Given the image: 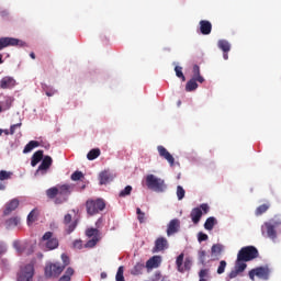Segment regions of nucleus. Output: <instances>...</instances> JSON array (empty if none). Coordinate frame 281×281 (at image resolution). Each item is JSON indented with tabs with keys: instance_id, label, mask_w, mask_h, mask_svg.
I'll list each match as a JSON object with an SVG mask.
<instances>
[{
	"instance_id": "nucleus-1",
	"label": "nucleus",
	"mask_w": 281,
	"mask_h": 281,
	"mask_svg": "<svg viewBox=\"0 0 281 281\" xmlns=\"http://www.w3.org/2000/svg\"><path fill=\"white\" fill-rule=\"evenodd\" d=\"M258 256H260V252H258V248H256V246H245L240 248V250L237 254L235 267L228 273L229 280H234V278H238L240 273L245 272V269H247V262L256 260Z\"/></svg>"
},
{
	"instance_id": "nucleus-2",
	"label": "nucleus",
	"mask_w": 281,
	"mask_h": 281,
	"mask_svg": "<svg viewBox=\"0 0 281 281\" xmlns=\"http://www.w3.org/2000/svg\"><path fill=\"white\" fill-rule=\"evenodd\" d=\"M76 184H58L46 190L47 199L54 200L55 205H63L69 201Z\"/></svg>"
},
{
	"instance_id": "nucleus-3",
	"label": "nucleus",
	"mask_w": 281,
	"mask_h": 281,
	"mask_svg": "<svg viewBox=\"0 0 281 281\" xmlns=\"http://www.w3.org/2000/svg\"><path fill=\"white\" fill-rule=\"evenodd\" d=\"M278 227H281V220L279 217L271 218L261 226V234L266 238L276 241V238H278V232L276 229Z\"/></svg>"
},
{
	"instance_id": "nucleus-4",
	"label": "nucleus",
	"mask_w": 281,
	"mask_h": 281,
	"mask_svg": "<svg viewBox=\"0 0 281 281\" xmlns=\"http://www.w3.org/2000/svg\"><path fill=\"white\" fill-rule=\"evenodd\" d=\"M146 186L148 190H153L154 192H166V188H168L166 181L155 175H147Z\"/></svg>"
},
{
	"instance_id": "nucleus-5",
	"label": "nucleus",
	"mask_w": 281,
	"mask_h": 281,
	"mask_svg": "<svg viewBox=\"0 0 281 281\" xmlns=\"http://www.w3.org/2000/svg\"><path fill=\"white\" fill-rule=\"evenodd\" d=\"M106 203L102 199L88 200L86 202V210L89 216H95V214H99L100 212L104 211Z\"/></svg>"
},
{
	"instance_id": "nucleus-6",
	"label": "nucleus",
	"mask_w": 281,
	"mask_h": 281,
	"mask_svg": "<svg viewBox=\"0 0 281 281\" xmlns=\"http://www.w3.org/2000/svg\"><path fill=\"white\" fill-rule=\"evenodd\" d=\"M86 236L91 238L85 244L86 249H93V247H95V245L102 240V233L98 228H88L86 231Z\"/></svg>"
},
{
	"instance_id": "nucleus-7",
	"label": "nucleus",
	"mask_w": 281,
	"mask_h": 281,
	"mask_svg": "<svg viewBox=\"0 0 281 281\" xmlns=\"http://www.w3.org/2000/svg\"><path fill=\"white\" fill-rule=\"evenodd\" d=\"M63 271H65V266L59 262L47 263L44 269V276L45 278H58Z\"/></svg>"
},
{
	"instance_id": "nucleus-8",
	"label": "nucleus",
	"mask_w": 281,
	"mask_h": 281,
	"mask_svg": "<svg viewBox=\"0 0 281 281\" xmlns=\"http://www.w3.org/2000/svg\"><path fill=\"white\" fill-rule=\"evenodd\" d=\"M41 243H45V247L48 251H53V249H58V238L54 236L53 232H46L42 239Z\"/></svg>"
},
{
	"instance_id": "nucleus-9",
	"label": "nucleus",
	"mask_w": 281,
	"mask_h": 281,
	"mask_svg": "<svg viewBox=\"0 0 281 281\" xmlns=\"http://www.w3.org/2000/svg\"><path fill=\"white\" fill-rule=\"evenodd\" d=\"M32 278H34V263H27L18 273V281H32Z\"/></svg>"
},
{
	"instance_id": "nucleus-10",
	"label": "nucleus",
	"mask_w": 281,
	"mask_h": 281,
	"mask_svg": "<svg viewBox=\"0 0 281 281\" xmlns=\"http://www.w3.org/2000/svg\"><path fill=\"white\" fill-rule=\"evenodd\" d=\"M269 268L265 267H258L249 271L248 276L250 280L255 281L256 277L259 278V280H269Z\"/></svg>"
},
{
	"instance_id": "nucleus-11",
	"label": "nucleus",
	"mask_w": 281,
	"mask_h": 281,
	"mask_svg": "<svg viewBox=\"0 0 281 281\" xmlns=\"http://www.w3.org/2000/svg\"><path fill=\"white\" fill-rule=\"evenodd\" d=\"M64 225L66 234H71L76 231V227H78V220L72 222V216L68 213L64 216Z\"/></svg>"
},
{
	"instance_id": "nucleus-12",
	"label": "nucleus",
	"mask_w": 281,
	"mask_h": 281,
	"mask_svg": "<svg viewBox=\"0 0 281 281\" xmlns=\"http://www.w3.org/2000/svg\"><path fill=\"white\" fill-rule=\"evenodd\" d=\"M52 164H54V159H52L50 156H44L36 170V175H47V170L52 168Z\"/></svg>"
},
{
	"instance_id": "nucleus-13",
	"label": "nucleus",
	"mask_w": 281,
	"mask_h": 281,
	"mask_svg": "<svg viewBox=\"0 0 281 281\" xmlns=\"http://www.w3.org/2000/svg\"><path fill=\"white\" fill-rule=\"evenodd\" d=\"M166 249H168V239L166 237H158L151 251L153 254H159V251H166Z\"/></svg>"
},
{
	"instance_id": "nucleus-14",
	"label": "nucleus",
	"mask_w": 281,
	"mask_h": 281,
	"mask_svg": "<svg viewBox=\"0 0 281 281\" xmlns=\"http://www.w3.org/2000/svg\"><path fill=\"white\" fill-rule=\"evenodd\" d=\"M157 150L162 159H166V161H168L170 166H175V157L172 156V154H170V151H168V149H166V147L159 145L157 147Z\"/></svg>"
},
{
	"instance_id": "nucleus-15",
	"label": "nucleus",
	"mask_w": 281,
	"mask_h": 281,
	"mask_svg": "<svg viewBox=\"0 0 281 281\" xmlns=\"http://www.w3.org/2000/svg\"><path fill=\"white\" fill-rule=\"evenodd\" d=\"M20 41L14 37H1L0 38V52L5 49V47H15L19 45Z\"/></svg>"
},
{
	"instance_id": "nucleus-16",
	"label": "nucleus",
	"mask_w": 281,
	"mask_h": 281,
	"mask_svg": "<svg viewBox=\"0 0 281 281\" xmlns=\"http://www.w3.org/2000/svg\"><path fill=\"white\" fill-rule=\"evenodd\" d=\"M161 266V256H153L146 261V269L150 271V269H158Z\"/></svg>"
},
{
	"instance_id": "nucleus-17",
	"label": "nucleus",
	"mask_w": 281,
	"mask_h": 281,
	"mask_svg": "<svg viewBox=\"0 0 281 281\" xmlns=\"http://www.w3.org/2000/svg\"><path fill=\"white\" fill-rule=\"evenodd\" d=\"M16 207H19V199H12L11 201H9L5 204V207L3 211L4 216H10V214H12L14 210H16Z\"/></svg>"
},
{
	"instance_id": "nucleus-18",
	"label": "nucleus",
	"mask_w": 281,
	"mask_h": 281,
	"mask_svg": "<svg viewBox=\"0 0 281 281\" xmlns=\"http://www.w3.org/2000/svg\"><path fill=\"white\" fill-rule=\"evenodd\" d=\"M200 32L203 36H209L212 34V22L207 20L200 21Z\"/></svg>"
},
{
	"instance_id": "nucleus-19",
	"label": "nucleus",
	"mask_w": 281,
	"mask_h": 281,
	"mask_svg": "<svg viewBox=\"0 0 281 281\" xmlns=\"http://www.w3.org/2000/svg\"><path fill=\"white\" fill-rule=\"evenodd\" d=\"M180 222L179 220H171L167 226V236H172L179 232Z\"/></svg>"
},
{
	"instance_id": "nucleus-20",
	"label": "nucleus",
	"mask_w": 281,
	"mask_h": 281,
	"mask_svg": "<svg viewBox=\"0 0 281 281\" xmlns=\"http://www.w3.org/2000/svg\"><path fill=\"white\" fill-rule=\"evenodd\" d=\"M201 216H203V211H201L200 207L192 209L190 217L192 223H194V225H199L201 221Z\"/></svg>"
},
{
	"instance_id": "nucleus-21",
	"label": "nucleus",
	"mask_w": 281,
	"mask_h": 281,
	"mask_svg": "<svg viewBox=\"0 0 281 281\" xmlns=\"http://www.w3.org/2000/svg\"><path fill=\"white\" fill-rule=\"evenodd\" d=\"M16 85V81L12 77H4L0 80L1 89H12Z\"/></svg>"
},
{
	"instance_id": "nucleus-22",
	"label": "nucleus",
	"mask_w": 281,
	"mask_h": 281,
	"mask_svg": "<svg viewBox=\"0 0 281 281\" xmlns=\"http://www.w3.org/2000/svg\"><path fill=\"white\" fill-rule=\"evenodd\" d=\"M144 269H146V265L139 261L131 269L130 273L131 276H142V273H144Z\"/></svg>"
},
{
	"instance_id": "nucleus-23",
	"label": "nucleus",
	"mask_w": 281,
	"mask_h": 281,
	"mask_svg": "<svg viewBox=\"0 0 281 281\" xmlns=\"http://www.w3.org/2000/svg\"><path fill=\"white\" fill-rule=\"evenodd\" d=\"M44 158H45V157H43V150H37V151H35V153L33 154V156H32V159H31V166H32L33 168H35V166H36L37 164H40L41 161H43Z\"/></svg>"
},
{
	"instance_id": "nucleus-24",
	"label": "nucleus",
	"mask_w": 281,
	"mask_h": 281,
	"mask_svg": "<svg viewBox=\"0 0 281 281\" xmlns=\"http://www.w3.org/2000/svg\"><path fill=\"white\" fill-rule=\"evenodd\" d=\"M193 79L198 80V82H200L201 85H203V82H205V78H203V76H201V68L199 67V65H194L193 66Z\"/></svg>"
},
{
	"instance_id": "nucleus-25",
	"label": "nucleus",
	"mask_w": 281,
	"mask_h": 281,
	"mask_svg": "<svg viewBox=\"0 0 281 281\" xmlns=\"http://www.w3.org/2000/svg\"><path fill=\"white\" fill-rule=\"evenodd\" d=\"M38 146H41V143H38V140H30L23 149L24 155H27V153H32V150H34V148H38Z\"/></svg>"
},
{
	"instance_id": "nucleus-26",
	"label": "nucleus",
	"mask_w": 281,
	"mask_h": 281,
	"mask_svg": "<svg viewBox=\"0 0 281 281\" xmlns=\"http://www.w3.org/2000/svg\"><path fill=\"white\" fill-rule=\"evenodd\" d=\"M199 80L191 78L187 85H186V91L188 92H192V91H196V89H199Z\"/></svg>"
},
{
	"instance_id": "nucleus-27",
	"label": "nucleus",
	"mask_w": 281,
	"mask_h": 281,
	"mask_svg": "<svg viewBox=\"0 0 281 281\" xmlns=\"http://www.w3.org/2000/svg\"><path fill=\"white\" fill-rule=\"evenodd\" d=\"M217 46L224 53H229V50L232 49V45L229 44V42H227V40H220L217 42Z\"/></svg>"
},
{
	"instance_id": "nucleus-28",
	"label": "nucleus",
	"mask_w": 281,
	"mask_h": 281,
	"mask_svg": "<svg viewBox=\"0 0 281 281\" xmlns=\"http://www.w3.org/2000/svg\"><path fill=\"white\" fill-rule=\"evenodd\" d=\"M36 221H38V210L33 209L27 215V224L32 225V223H36Z\"/></svg>"
},
{
	"instance_id": "nucleus-29",
	"label": "nucleus",
	"mask_w": 281,
	"mask_h": 281,
	"mask_svg": "<svg viewBox=\"0 0 281 281\" xmlns=\"http://www.w3.org/2000/svg\"><path fill=\"white\" fill-rule=\"evenodd\" d=\"M99 179H100V186H106V183L111 181V173H109V171H103L100 173Z\"/></svg>"
},
{
	"instance_id": "nucleus-30",
	"label": "nucleus",
	"mask_w": 281,
	"mask_h": 281,
	"mask_svg": "<svg viewBox=\"0 0 281 281\" xmlns=\"http://www.w3.org/2000/svg\"><path fill=\"white\" fill-rule=\"evenodd\" d=\"M74 268H67L65 273L59 278V281H71V276H74Z\"/></svg>"
},
{
	"instance_id": "nucleus-31",
	"label": "nucleus",
	"mask_w": 281,
	"mask_h": 281,
	"mask_svg": "<svg viewBox=\"0 0 281 281\" xmlns=\"http://www.w3.org/2000/svg\"><path fill=\"white\" fill-rule=\"evenodd\" d=\"M101 155L100 148H93L87 154V159L89 161H93V159H98V157Z\"/></svg>"
},
{
	"instance_id": "nucleus-32",
	"label": "nucleus",
	"mask_w": 281,
	"mask_h": 281,
	"mask_svg": "<svg viewBox=\"0 0 281 281\" xmlns=\"http://www.w3.org/2000/svg\"><path fill=\"white\" fill-rule=\"evenodd\" d=\"M269 207H271V204L269 203L259 205L255 211L256 216H262V214H265Z\"/></svg>"
},
{
	"instance_id": "nucleus-33",
	"label": "nucleus",
	"mask_w": 281,
	"mask_h": 281,
	"mask_svg": "<svg viewBox=\"0 0 281 281\" xmlns=\"http://www.w3.org/2000/svg\"><path fill=\"white\" fill-rule=\"evenodd\" d=\"M214 225H216V217H209L204 223V228L212 232L214 229Z\"/></svg>"
},
{
	"instance_id": "nucleus-34",
	"label": "nucleus",
	"mask_w": 281,
	"mask_h": 281,
	"mask_svg": "<svg viewBox=\"0 0 281 281\" xmlns=\"http://www.w3.org/2000/svg\"><path fill=\"white\" fill-rule=\"evenodd\" d=\"M21 223V220L19 217H11L5 221L7 228L10 229L12 227H16Z\"/></svg>"
},
{
	"instance_id": "nucleus-35",
	"label": "nucleus",
	"mask_w": 281,
	"mask_h": 281,
	"mask_svg": "<svg viewBox=\"0 0 281 281\" xmlns=\"http://www.w3.org/2000/svg\"><path fill=\"white\" fill-rule=\"evenodd\" d=\"M183 258L184 255L182 252L176 259L177 270L179 271V273H183Z\"/></svg>"
},
{
	"instance_id": "nucleus-36",
	"label": "nucleus",
	"mask_w": 281,
	"mask_h": 281,
	"mask_svg": "<svg viewBox=\"0 0 281 281\" xmlns=\"http://www.w3.org/2000/svg\"><path fill=\"white\" fill-rule=\"evenodd\" d=\"M199 262L202 265V267H205L207 265V252L205 250L199 251Z\"/></svg>"
},
{
	"instance_id": "nucleus-37",
	"label": "nucleus",
	"mask_w": 281,
	"mask_h": 281,
	"mask_svg": "<svg viewBox=\"0 0 281 281\" xmlns=\"http://www.w3.org/2000/svg\"><path fill=\"white\" fill-rule=\"evenodd\" d=\"M136 214H137V221L138 223H140V225L146 223V213H144L142 209L137 207Z\"/></svg>"
},
{
	"instance_id": "nucleus-38",
	"label": "nucleus",
	"mask_w": 281,
	"mask_h": 281,
	"mask_svg": "<svg viewBox=\"0 0 281 281\" xmlns=\"http://www.w3.org/2000/svg\"><path fill=\"white\" fill-rule=\"evenodd\" d=\"M8 179H12V172L0 170V181H8Z\"/></svg>"
},
{
	"instance_id": "nucleus-39",
	"label": "nucleus",
	"mask_w": 281,
	"mask_h": 281,
	"mask_svg": "<svg viewBox=\"0 0 281 281\" xmlns=\"http://www.w3.org/2000/svg\"><path fill=\"white\" fill-rule=\"evenodd\" d=\"M116 281H126L124 279V266H120L116 272V277H115Z\"/></svg>"
},
{
	"instance_id": "nucleus-40",
	"label": "nucleus",
	"mask_w": 281,
	"mask_h": 281,
	"mask_svg": "<svg viewBox=\"0 0 281 281\" xmlns=\"http://www.w3.org/2000/svg\"><path fill=\"white\" fill-rule=\"evenodd\" d=\"M177 196H178V201H183V199L186 198V189H183V187L181 186L177 187Z\"/></svg>"
},
{
	"instance_id": "nucleus-41",
	"label": "nucleus",
	"mask_w": 281,
	"mask_h": 281,
	"mask_svg": "<svg viewBox=\"0 0 281 281\" xmlns=\"http://www.w3.org/2000/svg\"><path fill=\"white\" fill-rule=\"evenodd\" d=\"M177 78H181L182 82H186V76L183 75V68L180 66L175 67Z\"/></svg>"
},
{
	"instance_id": "nucleus-42",
	"label": "nucleus",
	"mask_w": 281,
	"mask_h": 281,
	"mask_svg": "<svg viewBox=\"0 0 281 281\" xmlns=\"http://www.w3.org/2000/svg\"><path fill=\"white\" fill-rule=\"evenodd\" d=\"M131 192H133V187L127 186L119 193V196L124 198L131 195Z\"/></svg>"
},
{
	"instance_id": "nucleus-43",
	"label": "nucleus",
	"mask_w": 281,
	"mask_h": 281,
	"mask_svg": "<svg viewBox=\"0 0 281 281\" xmlns=\"http://www.w3.org/2000/svg\"><path fill=\"white\" fill-rule=\"evenodd\" d=\"M182 269L183 273H186V271H190V269H192V259L186 258Z\"/></svg>"
},
{
	"instance_id": "nucleus-44",
	"label": "nucleus",
	"mask_w": 281,
	"mask_h": 281,
	"mask_svg": "<svg viewBox=\"0 0 281 281\" xmlns=\"http://www.w3.org/2000/svg\"><path fill=\"white\" fill-rule=\"evenodd\" d=\"M226 268H227V261H225V260L220 261V266L217 268L218 276L225 273Z\"/></svg>"
},
{
	"instance_id": "nucleus-45",
	"label": "nucleus",
	"mask_w": 281,
	"mask_h": 281,
	"mask_svg": "<svg viewBox=\"0 0 281 281\" xmlns=\"http://www.w3.org/2000/svg\"><path fill=\"white\" fill-rule=\"evenodd\" d=\"M80 179H85V175L82 173V171H75L71 175V180L72 181H80Z\"/></svg>"
},
{
	"instance_id": "nucleus-46",
	"label": "nucleus",
	"mask_w": 281,
	"mask_h": 281,
	"mask_svg": "<svg viewBox=\"0 0 281 281\" xmlns=\"http://www.w3.org/2000/svg\"><path fill=\"white\" fill-rule=\"evenodd\" d=\"M200 280H205V278H210V269H201L199 272Z\"/></svg>"
},
{
	"instance_id": "nucleus-47",
	"label": "nucleus",
	"mask_w": 281,
	"mask_h": 281,
	"mask_svg": "<svg viewBox=\"0 0 281 281\" xmlns=\"http://www.w3.org/2000/svg\"><path fill=\"white\" fill-rule=\"evenodd\" d=\"M13 247H14V249L18 251V254H21L22 251L25 250V247H23V245L21 244V241H18V240H15V241L13 243Z\"/></svg>"
},
{
	"instance_id": "nucleus-48",
	"label": "nucleus",
	"mask_w": 281,
	"mask_h": 281,
	"mask_svg": "<svg viewBox=\"0 0 281 281\" xmlns=\"http://www.w3.org/2000/svg\"><path fill=\"white\" fill-rule=\"evenodd\" d=\"M221 251H222V248H221V245H218V244L213 245L211 248L212 256H216V255L221 254Z\"/></svg>"
},
{
	"instance_id": "nucleus-49",
	"label": "nucleus",
	"mask_w": 281,
	"mask_h": 281,
	"mask_svg": "<svg viewBox=\"0 0 281 281\" xmlns=\"http://www.w3.org/2000/svg\"><path fill=\"white\" fill-rule=\"evenodd\" d=\"M61 260H63L61 267H64V269L66 267H69V263H70L69 256H67L66 254H63L61 255Z\"/></svg>"
},
{
	"instance_id": "nucleus-50",
	"label": "nucleus",
	"mask_w": 281,
	"mask_h": 281,
	"mask_svg": "<svg viewBox=\"0 0 281 281\" xmlns=\"http://www.w3.org/2000/svg\"><path fill=\"white\" fill-rule=\"evenodd\" d=\"M22 125H23V123H16V124L11 125L10 135H14V133H16V128H21Z\"/></svg>"
},
{
	"instance_id": "nucleus-51",
	"label": "nucleus",
	"mask_w": 281,
	"mask_h": 281,
	"mask_svg": "<svg viewBox=\"0 0 281 281\" xmlns=\"http://www.w3.org/2000/svg\"><path fill=\"white\" fill-rule=\"evenodd\" d=\"M198 240H199V243H203V241L207 240V234L199 233Z\"/></svg>"
},
{
	"instance_id": "nucleus-52",
	"label": "nucleus",
	"mask_w": 281,
	"mask_h": 281,
	"mask_svg": "<svg viewBox=\"0 0 281 281\" xmlns=\"http://www.w3.org/2000/svg\"><path fill=\"white\" fill-rule=\"evenodd\" d=\"M201 210V212H203L204 214H207V212H210V205L203 203L200 205L199 207Z\"/></svg>"
},
{
	"instance_id": "nucleus-53",
	"label": "nucleus",
	"mask_w": 281,
	"mask_h": 281,
	"mask_svg": "<svg viewBox=\"0 0 281 281\" xmlns=\"http://www.w3.org/2000/svg\"><path fill=\"white\" fill-rule=\"evenodd\" d=\"M74 247H75V249H81L82 248V240L81 239H76L74 241Z\"/></svg>"
},
{
	"instance_id": "nucleus-54",
	"label": "nucleus",
	"mask_w": 281,
	"mask_h": 281,
	"mask_svg": "<svg viewBox=\"0 0 281 281\" xmlns=\"http://www.w3.org/2000/svg\"><path fill=\"white\" fill-rule=\"evenodd\" d=\"M0 16H2V19H8V16H10V12L3 10L0 12Z\"/></svg>"
},
{
	"instance_id": "nucleus-55",
	"label": "nucleus",
	"mask_w": 281,
	"mask_h": 281,
	"mask_svg": "<svg viewBox=\"0 0 281 281\" xmlns=\"http://www.w3.org/2000/svg\"><path fill=\"white\" fill-rule=\"evenodd\" d=\"M7 249L5 246L3 245V243L0 241V256L5 254Z\"/></svg>"
},
{
	"instance_id": "nucleus-56",
	"label": "nucleus",
	"mask_w": 281,
	"mask_h": 281,
	"mask_svg": "<svg viewBox=\"0 0 281 281\" xmlns=\"http://www.w3.org/2000/svg\"><path fill=\"white\" fill-rule=\"evenodd\" d=\"M46 95L52 98V95H56V90L46 91Z\"/></svg>"
},
{
	"instance_id": "nucleus-57",
	"label": "nucleus",
	"mask_w": 281,
	"mask_h": 281,
	"mask_svg": "<svg viewBox=\"0 0 281 281\" xmlns=\"http://www.w3.org/2000/svg\"><path fill=\"white\" fill-rule=\"evenodd\" d=\"M161 280V272H156L155 273V281Z\"/></svg>"
},
{
	"instance_id": "nucleus-58",
	"label": "nucleus",
	"mask_w": 281,
	"mask_h": 281,
	"mask_svg": "<svg viewBox=\"0 0 281 281\" xmlns=\"http://www.w3.org/2000/svg\"><path fill=\"white\" fill-rule=\"evenodd\" d=\"M223 58H224V60H228V58H229L228 53H224V54H223Z\"/></svg>"
},
{
	"instance_id": "nucleus-59",
	"label": "nucleus",
	"mask_w": 281,
	"mask_h": 281,
	"mask_svg": "<svg viewBox=\"0 0 281 281\" xmlns=\"http://www.w3.org/2000/svg\"><path fill=\"white\" fill-rule=\"evenodd\" d=\"M105 278H106V272H101V279L105 280Z\"/></svg>"
},
{
	"instance_id": "nucleus-60",
	"label": "nucleus",
	"mask_w": 281,
	"mask_h": 281,
	"mask_svg": "<svg viewBox=\"0 0 281 281\" xmlns=\"http://www.w3.org/2000/svg\"><path fill=\"white\" fill-rule=\"evenodd\" d=\"M30 57H31L33 60H35V59H36V54L31 53V54H30Z\"/></svg>"
},
{
	"instance_id": "nucleus-61",
	"label": "nucleus",
	"mask_w": 281,
	"mask_h": 281,
	"mask_svg": "<svg viewBox=\"0 0 281 281\" xmlns=\"http://www.w3.org/2000/svg\"><path fill=\"white\" fill-rule=\"evenodd\" d=\"M0 190H5V184L4 183H0Z\"/></svg>"
},
{
	"instance_id": "nucleus-62",
	"label": "nucleus",
	"mask_w": 281,
	"mask_h": 281,
	"mask_svg": "<svg viewBox=\"0 0 281 281\" xmlns=\"http://www.w3.org/2000/svg\"><path fill=\"white\" fill-rule=\"evenodd\" d=\"M0 65H3V55H0Z\"/></svg>"
},
{
	"instance_id": "nucleus-63",
	"label": "nucleus",
	"mask_w": 281,
	"mask_h": 281,
	"mask_svg": "<svg viewBox=\"0 0 281 281\" xmlns=\"http://www.w3.org/2000/svg\"><path fill=\"white\" fill-rule=\"evenodd\" d=\"M2 111H3V108L0 105V113H2Z\"/></svg>"
},
{
	"instance_id": "nucleus-64",
	"label": "nucleus",
	"mask_w": 281,
	"mask_h": 281,
	"mask_svg": "<svg viewBox=\"0 0 281 281\" xmlns=\"http://www.w3.org/2000/svg\"><path fill=\"white\" fill-rule=\"evenodd\" d=\"M199 281H207V279H200Z\"/></svg>"
}]
</instances>
